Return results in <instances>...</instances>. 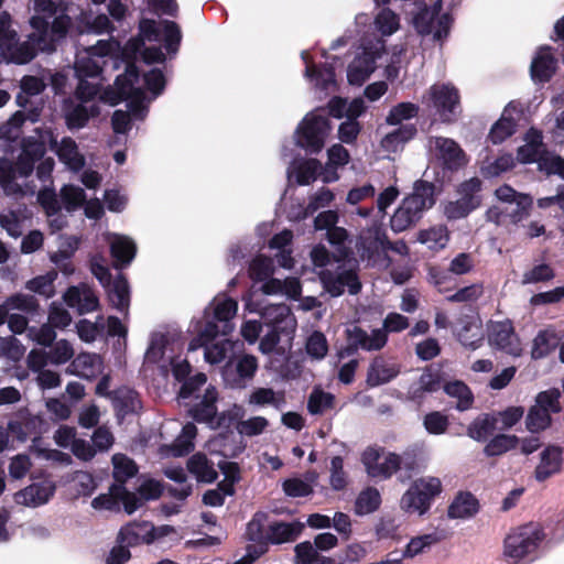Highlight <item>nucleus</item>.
<instances>
[{"label":"nucleus","instance_id":"nucleus-34","mask_svg":"<svg viewBox=\"0 0 564 564\" xmlns=\"http://www.w3.org/2000/svg\"><path fill=\"white\" fill-rule=\"evenodd\" d=\"M558 346L557 336L549 330H540L533 339L531 357L534 360L547 357Z\"/></svg>","mask_w":564,"mask_h":564},{"label":"nucleus","instance_id":"nucleus-54","mask_svg":"<svg viewBox=\"0 0 564 564\" xmlns=\"http://www.w3.org/2000/svg\"><path fill=\"white\" fill-rule=\"evenodd\" d=\"M423 425L430 434H444L449 426L448 416L440 411H432L424 416Z\"/></svg>","mask_w":564,"mask_h":564},{"label":"nucleus","instance_id":"nucleus-33","mask_svg":"<svg viewBox=\"0 0 564 564\" xmlns=\"http://www.w3.org/2000/svg\"><path fill=\"white\" fill-rule=\"evenodd\" d=\"M98 115L99 108L97 106L93 105L90 108H87L83 104H78L66 112L65 123L69 130H78L86 127L91 117Z\"/></svg>","mask_w":564,"mask_h":564},{"label":"nucleus","instance_id":"nucleus-44","mask_svg":"<svg viewBox=\"0 0 564 564\" xmlns=\"http://www.w3.org/2000/svg\"><path fill=\"white\" fill-rule=\"evenodd\" d=\"M516 128L517 122L513 118L502 116L491 127L488 138L494 144H500L516 132Z\"/></svg>","mask_w":564,"mask_h":564},{"label":"nucleus","instance_id":"nucleus-48","mask_svg":"<svg viewBox=\"0 0 564 564\" xmlns=\"http://www.w3.org/2000/svg\"><path fill=\"white\" fill-rule=\"evenodd\" d=\"M334 395L322 390H314L307 400V410L311 414H323L327 409L334 405Z\"/></svg>","mask_w":564,"mask_h":564},{"label":"nucleus","instance_id":"nucleus-16","mask_svg":"<svg viewBox=\"0 0 564 564\" xmlns=\"http://www.w3.org/2000/svg\"><path fill=\"white\" fill-rule=\"evenodd\" d=\"M435 143L436 149L440 151V158L444 169L454 172L458 171L467 163L465 152L453 139L438 137Z\"/></svg>","mask_w":564,"mask_h":564},{"label":"nucleus","instance_id":"nucleus-36","mask_svg":"<svg viewBox=\"0 0 564 564\" xmlns=\"http://www.w3.org/2000/svg\"><path fill=\"white\" fill-rule=\"evenodd\" d=\"M381 505V496L377 488L368 487L360 491L355 501V512L365 516L377 511Z\"/></svg>","mask_w":564,"mask_h":564},{"label":"nucleus","instance_id":"nucleus-57","mask_svg":"<svg viewBox=\"0 0 564 564\" xmlns=\"http://www.w3.org/2000/svg\"><path fill=\"white\" fill-rule=\"evenodd\" d=\"M53 282L54 278L48 274L37 275L25 283V289L39 295H43L45 299H50L55 293Z\"/></svg>","mask_w":564,"mask_h":564},{"label":"nucleus","instance_id":"nucleus-55","mask_svg":"<svg viewBox=\"0 0 564 564\" xmlns=\"http://www.w3.org/2000/svg\"><path fill=\"white\" fill-rule=\"evenodd\" d=\"M440 541L441 538L436 533L412 538L403 552V556L413 557L422 553L425 547L431 546L432 544H435Z\"/></svg>","mask_w":564,"mask_h":564},{"label":"nucleus","instance_id":"nucleus-20","mask_svg":"<svg viewBox=\"0 0 564 564\" xmlns=\"http://www.w3.org/2000/svg\"><path fill=\"white\" fill-rule=\"evenodd\" d=\"M55 153L59 161L73 172H79L86 164L85 156L79 152L77 143L70 137L62 138Z\"/></svg>","mask_w":564,"mask_h":564},{"label":"nucleus","instance_id":"nucleus-53","mask_svg":"<svg viewBox=\"0 0 564 564\" xmlns=\"http://www.w3.org/2000/svg\"><path fill=\"white\" fill-rule=\"evenodd\" d=\"M514 159L511 153H505L498 156L494 162L481 167L485 177H496L501 173L510 171L514 167Z\"/></svg>","mask_w":564,"mask_h":564},{"label":"nucleus","instance_id":"nucleus-22","mask_svg":"<svg viewBox=\"0 0 564 564\" xmlns=\"http://www.w3.org/2000/svg\"><path fill=\"white\" fill-rule=\"evenodd\" d=\"M186 466L187 470L196 477L198 482L212 484L218 478V473L214 468V464L204 453L192 455Z\"/></svg>","mask_w":564,"mask_h":564},{"label":"nucleus","instance_id":"nucleus-12","mask_svg":"<svg viewBox=\"0 0 564 564\" xmlns=\"http://www.w3.org/2000/svg\"><path fill=\"white\" fill-rule=\"evenodd\" d=\"M265 324L278 335L292 338L296 329V319L291 308L285 304L272 305L264 310L262 314Z\"/></svg>","mask_w":564,"mask_h":564},{"label":"nucleus","instance_id":"nucleus-42","mask_svg":"<svg viewBox=\"0 0 564 564\" xmlns=\"http://www.w3.org/2000/svg\"><path fill=\"white\" fill-rule=\"evenodd\" d=\"M552 423L551 414L536 404L532 405L525 417V426L531 433H539L550 427Z\"/></svg>","mask_w":564,"mask_h":564},{"label":"nucleus","instance_id":"nucleus-18","mask_svg":"<svg viewBox=\"0 0 564 564\" xmlns=\"http://www.w3.org/2000/svg\"><path fill=\"white\" fill-rule=\"evenodd\" d=\"M480 503L470 491H458L448 506L447 516L451 519H468L479 512Z\"/></svg>","mask_w":564,"mask_h":564},{"label":"nucleus","instance_id":"nucleus-1","mask_svg":"<svg viewBox=\"0 0 564 564\" xmlns=\"http://www.w3.org/2000/svg\"><path fill=\"white\" fill-rule=\"evenodd\" d=\"M72 2H34L36 12L30 19L34 32L30 40L42 51L52 53L63 41L72 26V18L67 14Z\"/></svg>","mask_w":564,"mask_h":564},{"label":"nucleus","instance_id":"nucleus-51","mask_svg":"<svg viewBox=\"0 0 564 564\" xmlns=\"http://www.w3.org/2000/svg\"><path fill=\"white\" fill-rule=\"evenodd\" d=\"M560 398L561 391L556 388H552L539 392L535 397V404L541 409H545L550 414L558 413L562 411Z\"/></svg>","mask_w":564,"mask_h":564},{"label":"nucleus","instance_id":"nucleus-39","mask_svg":"<svg viewBox=\"0 0 564 564\" xmlns=\"http://www.w3.org/2000/svg\"><path fill=\"white\" fill-rule=\"evenodd\" d=\"M113 479L116 482L126 484L130 478L138 474L135 462L123 454H116L112 457Z\"/></svg>","mask_w":564,"mask_h":564},{"label":"nucleus","instance_id":"nucleus-45","mask_svg":"<svg viewBox=\"0 0 564 564\" xmlns=\"http://www.w3.org/2000/svg\"><path fill=\"white\" fill-rule=\"evenodd\" d=\"M546 148H538L531 144H523L517 149V160L522 164L538 163L542 170V161L549 158Z\"/></svg>","mask_w":564,"mask_h":564},{"label":"nucleus","instance_id":"nucleus-10","mask_svg":"<svg viewBox=\"0 0 564 564\" xmlns=\"http://www.w3.org/2000/svg\"><path fill=\"white\" fill-rule=\"evenodd\" d=\"M488 341L491 347L514 357H519L522 352L520 338L508 318L489 324Z\"/></svg>","mask_w":564,"mask_h":564},{"label":"nucleus","instance_id":"nucleus-59","mask_svg":"<svg viewBox=\"0 0 564 564\" xmlns=\"http://www.w3.org/2000/svg\"><path fill=\"white\" fill-rule=\"evenodd\" d=\"M267 517V513L260 511L253 514L246 529V536L249 541L262 542L267 540V533H264V521Z\"/></svg>","mask_w":564,"mask_h":564},{"label":"nucleus","instance_id":"nucleus-9","mask_svg":"<svg viewBox=\"0 0 564 564\" xmlns=\"http://www.w3.org/2000/svg\"><path fill=\"white\" fill-rule=\"evenodd\" d=\"M319 280L324 290L333 297L343 295L346 288L349 294L357 295L362 288L356 268L344 269L339 265L337 272L324 270L319 273Z\"/></svg>","mask_w":564,"mask_h":564},{"label":"nucleus","instance_id":"nucleus-5","mask_svg":"<svg viewBox=\"0 0 564 564\" xmlns=\"http://www.w3.org/2000/svg\"><path fill=\"white\" fill-rule=\"evenodd\" d=\"M442 492V482L437 477L419 478L401 498V507L408 512L424 514L433 500Z\"/></svg>","mask_w":564,"mask_h":564},{"label":"nucleus","instance_id":"nucleus-58","mask_svg":"<svg viewBox=\"0 0 564 564\" xmlns=\"http://www.w3.org/2000/svg\"><path fill=\"white\" fill-rule=\"evenodd\" d=\"M402 468V458L395 453H389L382 463H379L376 468L372 478H390L394 473Z\"/></svg>","mask_w":564,"mask_h":564},{"label":"nucleus","instance_id":"nucleus-49","mask_svg":"<svg viewBox=\"0 0 564 564\" xmlns=\"http://www.w3.org/2000/svg\"><path fill=\"white\" fill-rule=\"evenodd\" d=\"M74 70L77 78H98L102 73V67L97 59L83 56L76 59Z\"/></svg>","mask_w":564,"mask_h":564},{"label":"nucleus","instance_id":"nucleus-21","mask_svg":"<svg viewBox=\"0 0 564 564\" xmlns=\"http://www.w3.org/2000/svg\"><path fill=\"white\" fill-rule=\"evenodd\" d=\"M55 487L45 484H31L15 494V501L25 506L37 507L46 503L54 495Z\"/></svg>","mask_w":564,"mask_h":564},{"label":"nucleus","instance_id":"nucleus-4","mask_svg":"<svg viewBox=\"0 0 564 564\" xmlns=\"http://www.w3.org/2000/svg\"><path fill=\"white\" fill-rule=\"evenodd\" d=\"M544 538L545 534L540 524L533 522L523 524L506 536L503 554L506 557L520 561L535 552Z\"/></svg>","mask_w":564,"mask_h":564},{"label":"nucleus","instance_id":"nucleus-3","mask_svg":"<svg viewBox=\"0 0 564 564\" xmlns=\"http://www.w3.org/2000/svg\"><path fill=\"white\" fill-rule=\"evenodd\" d=\"M442 4L443 2H433L431 9L424 6L412 19L417 34L421 36L433 35V41L441 45L448 37L454 22L449 13H441Z\"/></svg>","mask_w":564,"mask_h":564},{"label":"nucleus","instance_id":"nucleus-62","mask_svg":"<svg viewBox=\"0 0 564 564\" xmlns=\"http://www.w3.org/2000/svg\"><path fill=\"white\" fill-rule=\"evenodd\" d=\"M147 89L154 96L161 95L166 85L165 76L160 68H152L143 75Z\"/></svg>","mask_w":564,"mask_h":564},{"label":"nucleus","instance_id":"nucleus-32","mask_svg":"<svg viewBox=\"0 0 564 564\" xmlns=\"http://www.w3.org/2000/svg\"><path fill=\"white\" fill-rule=\"evenodd\" d=\"M317 479L315 471L306 474V480L301 478H289L282 484V489L288 497H307L314 492L312 484Z\"/></svg>","mask_w":564,"mask_h":564},{"label":"nucleus","instance_id":"nucleus-7","mask_svg":"<svg viewBox=\"0 0 564 564\" xmlns=\"http://www.w3.org/2000/svg\"><path fill=\"white\" fill-rule=\"evenodd\" d=\"M330 130L329 120L321 115L306 116L296 129L297 145L310 153H319Z\"/></svg>","mask_w":564,"mask_h":564},{"label":"nucleus","instance_id":"nucleus-23","mask_svg":"<svg viewBox=\"0 0 564 564\" xmlns=\"http://www.w3.org/2000/svg\"><path fill=\"white\" fill-rule=\"evenodd\" d=\"M399 370L388 364L382 357H376L370 364L367 372V383L369 387H377L389 382L395 378Z\"/></svg>","mask_w":564,"mask_h":564},{"label":"nucleus","instance_id":"nucleus-24","mask_svg":"<svg viewBox=\"0 0 564 564\" xmlns=\"http://www.w3.org/2000/svg\"><path fill=\"white\" fill-rule=\"evenodd\" d=\"M137 247L132 240L127 237H118L110 245V254L115 261L116 269H122L135 257Z\"/></svg>","mask_w":564,"mask_h":564},{"label":"nucleus","instance_id":"nucleus-29","mask_svg":"<svg viewBox=\"0 0 564 564\" xmlns=\"http://www.w3.org/2000/svg\"><path fill=\"white\" fill-rule=\"evenodd\" d=\"M0 55L8 63L22 65L30 63L36 56V53L31 44L26 42L19 44L17 37L9 44V48H3L0 52Z\"/></svg>","mask_w":564,"mask_h":564},{"label":"nucleus","instance_id":"nucleus-6","mask_svg":"<svg viewBox=\"0 0 564 564\" xmlns=\"http://www.w3.org/2000/svg\"><path fill=\"white\" fill-rule=\"evenodd\" d=\"M482 182L478 177H471L462 182L456 193L459 196L444 206V215L448 220H457L467 217L481 205Z\"/></svg>","mask_w":564,"mask_h":564},{"label":"nucleus","instance_id":"nucleus-17","mask_svg":"<svg viewBox=\"0 0 564 564\" xmlns=\"http://www.w3.org/2000/svg\"><path fill=\"white\" fill-rule=\"evenodd\" d=\"M304 524L300 521H274L269 524L265 541L270 544H283L295 541L302 533Z\"/></svg>","mask_w":564,"mask_h":564},{"label":"nucleus","instance_id":"nucleus-60","mask_svg":"<svg viewBox=\"0 0 564 564\" xmlns=\"http://www.w3.org/2000/svg\"><path fill=\"white\" fill-rule=\"evenodd\" d=\"M272 274V264L270 259L258 256L256 257L250 265H249V276L254 282H262L269 279Z\"/></svg>","mask_w":564,"mask_h":564},{"label":"nucleus","instance_id":"nucleus-31","mask_svg":"<svg viewBox=\"0 0 564 564\" xmlns=\"http://www.w3.org/2000/svg\"><path fill=\"white\" fill-rule=\"evenodd\" d=\"M497 419L490 414L476 417L467 427V435L477 442H485L497 429Z\"/></svg>","mask_w":564,"mask_h":564},{"label":"nucleus","instance_id":"nucleus-61","mask_svg":"<svg viewBox=\"0 0 564 564\" xmlns=\"http://www.w3.org/2000/svg\"><path fill=\"white\" fill-rule=\"evenodd\" d=\"M330 486L334 490H343L347 486V475L344 470V459L341 456H334L330 460Z\"/></svg>","mask_w":564,"mask_h":564},{"label":"nucleus","instance_id":"nucleus-46","mask_svg":"<svg viewBox=\"0 0 564 564\" xmlns=\"http://www.w3.org/2000/svg\"><path fill=\"white\" fill-rule=\"evenodd\" d=\"M197 435V427L194 423H186L182 429V435L174 443V452L176 456L189 454L195 445L194 438Z\"/></svg>","mask_w":564,"mask_h":564},{"label":"nucleus","instance_id":"nucleus-13","mask_svg":"<svg viewBox=\"0 0 564 564\" xmlns=\"http://www.w3.org/2000/svg\"><path fill=\"white\" fill-rule=\"evenodd\" d=\"M557 69V58L549 45L541 46L533 57L530 66V75L535 84L549 83Z\"/></svg>","mask_w":564,"mask_h":564},{"label":"nucleus","instance_id":"nucleus-52","mask_svg":"<svg viewBox=\"0 0 564 564\" xmlns=\"http://www.w3.org/2000/svg\"><path fill=\"white\" fill-rule=\"evenodd\" d=\"M555 276L554 269L546 263L534 265L525 271L522 275L523 284H534L540 282H549Z\"/></svg>","mask_w":564,"mask_h":564},{"label":"nucleus","instance_id":"nucleus-8","mask_svg":"<svg viewBox=\"0 0 564 564\" xmlns=\"http://www.w3.org/2000/svg\"><path fill=\"white\" fill-rule=\"evenodd\" d=\"M430 99L443 123H454L460 112V95L452 84H435L430 88Z\"/></svg>","mask_w":564,"mask_h":564},{"label":"nucleus","instance_id":"nucleus-25","mask_svg":"<svg viewBox=\"0 0 564 564\" xmlns=\"http://www.w3.org/2000/svg\"><path fill=\"white\" fill-rule=\"evenodd\" d=\"M149 522H131L122 527L117 535V543L133 547L147 544Z\"/></svg>","mask_w":564,"mask_h":564},{"label":"nucleus","instance_id":"nucleus-47","mask_svg":"<svg viewBox=\"0 0 564 564\" xmlns=\"http://www.w3.org/2000/svg\"><path fill=\"white\" fill-rule=\"evenodd\" d=\"M61 199L67 212H74L86 200L85 191L74 185H65L61 189Z\"/></svg>","mask_w":564,"mask_h":564},{"label":"nucleus","instance_id":"nucleus-19","mask_svg":"<svg viewBox=\"0 0 564 564\" xmlns=\"http://www.w3.org/2000/svg\"><path fill=\"white\" fill-rule=\"evenodd\" d=\"M111 394L117 416L124 417L138 413L142 408L140 395L133 389L121 387L113 390Z\"/></svg>","mask_w":564,"mask_h":564},{"label":"nucleus","instance_id":"nucleus-11","mask_svg":"<svg viewBox=\"0 0 564 564\" xmlns=\"http://www.w3.org/2000/svg\"><path fill=\"white\" fill-rule=\"evenodd\" d=\"M347 345L343 349V355L354 356L358 349L379 350L386 346L388 336L382 329H373L371 335L359 326L346 328Z\"/></svg>","mask_w":564,"mask_h":564},{"label":"nucleus","instance_id":"nucleus-50","mask_svg":"<svg viewBox=\"0 0 564 564\" xmlns=\"http://www.w3.org/2000/svg\"><path fill=\"white\" fill-rule=\"evenodd\" d=\"M305 349L313 359H323L328 352L326 336L319 330H314L306 340Z\"/></svg>","mask_w":564,"mask_h":564},{"label":"nucleus","instance_id":"nucleus-43","mask_svg":"<svg viewBox=\"0 0 564 564\" xmlns=\"http://www.w3.org/2000/svg\"><path fill=\"white\" fill-rule=\"evenodd\" d=\"M420 107L413 102H400L393 106L387 118L386 122L389 126L401 124L404 120H410L419 115Z\"/></svg>","mask_w":564,"mask_h":564},{"label":"nucleus","instance_id":"nucleus-56","mask_svg":"<svg viewBox=\"0 0 564 564\" xmlns=\"http://www.w3.org/2000/svg\"><path fill=\"white\" fill-rule=\"evenodd\" d=\"M258 359L253 355H242L236 360L235 369L240 381L251 380L258 370Z\"/></svg>","mask_w":564,"mask_h":564},{"label":"nucleus","instance_id":"nucleus-26","mask_svg":"<svg viewBox=\"0 0 564 564\" xmlns=\"http://www.w3.org/2000/svg\"><path fill=\"white\" fill-rule=\"evenodd\" d=\"M303 58L306 62L305 75L316 82V86L322 90L328 89L332 85H335V68L332 64L324 63L315 65L308 63L306 53H303Z\"/></svg>","mask_w":564,"mask_h":564},{"label":"nucleus","instance_id":"nucleus-63","mask_svg":"<svg viewBox=\"0 0 564 564\" xmlns=\"http://www.w3.org/2000/svg\"><path fill=\"white\" fill-rule=\"evenodd\" d=\"M399 17L389 9H383L376 18L378 30L383 35H391L399 29Z\"/></svg>","mask_w":564,"mask_h":564},{"label":"nucleus","instance_id":"nucleus-28","mask_svg":"<svg viewBox=\"0 0 564 564\" xmlns=\"http://www.w3.org/2000/svg\"><path fill=\"white\" fill-rule=\"evenodd\" d=\"M77 31L79 34H104L112 32L113 26L108 15L106 14L91 17L90 14L82 12L77 24Z\"/></svg>","mask_w":564,"mask_h":564},{"label":"nucleus","instance_id":"nucleus-38","mask_svg":"<svg viewBox=\"0 0 564 564\" xmlns=\"http://www.w3.org/2000/svg\"><path fill=\"white\" fill-rule=\"evenodd\" d=\"M519 437L516 435L498 434L494 436L484 447L487 457L500 456L517 447Z\"/></svg>","mask_w":564,"mask_h":564},{"label":"nucleus","instance_id":"nucleus-37","mask_svg":"<svg viewBox=\"0 0 564 564\" xmlns=\"http://www.w3.org/2000/svg\"><path fill=\"white\" fill-rule=\"evenodd\" d=\"M444 391L452 398H457L456 409L459 411L468 410L474 402V395L469 387L463 381L456 380L444 384Z\"/></svg>","mask_w":564,"mask_h":564},{"label":"nucleus","instance_id":"nucleus-41","mask_svg":"<svg viewBox=\"0 0 564 564\" xmlns=\"http://www.w3.org/2000/svg\"><path fill=\"white\" fill-rule=\"evenodd\" d=\"M161 24V40L164 43L165 50L169 54L177 53L182 41V32L178 24L170 20H163Z\"/></svg>","mask_w":564,"mask_h":564},{"label":"nucleus","instance_id":"nucleus-35","mask_svg":"<svg viewBox=\"0 0 564 564\" xmlns=\"http://www.w3.org/2000/svg\"><path fill=\"white\" fill-rule=\"evenodd\" d=\"M417 133V129L413 123L400 124L399 128L386 134L381 141L386 150L394 151L400 144L412 140Z\"/></svg>","mask_w":564,"mask_h":564},{"label":"nucleus","instance_id":"nucleus-15","mask_svg":"<svg viewBox=\"0 0 564 564\" xmlns=\"http://www.w3.org/2000/svg\"><path fill=\"white\" fill-rule=\"evenodd\" d=\"M376 54L365 50L348 65L347 79L350 85L361 86L376 69Z\"/></svg>","mask_w":564,"mask_h":564},{"label":"nucleus","instance_id":"nucleus-40","mask_svg":"<svg viewBox=\"0 0 564 564\" xmlns=\"http://www.w3.org/2000/svg\"><path fill=\"white\" fill-rule=\"evenodd\" d=\"M7 301L11 311H20L32 317L40 312V303L34 295L14 293L8 296Z\"/></svg>","mask_w":564,"mask_h":564},{"label":"nucleus","instance_id":"nucleus-30","mask_svg":"<svg viewBox=\"0 0 564 564\" xmlns=\"http://www.w3.org/2000/svg\"><path fill=\"white\" fill-rule=\"evenodd\" d=\"M108 297L113 307L118 311H127L130 304V291L127 278L123 274L118 276L112 282L111 288L108 290Z\"/></svg>","mask_w":564,"mask_h":564},{"label":"nucleus","instance_id":"nucleus-14","mask_svg":"<svg viewBox=\"0 0 564 564\" xmlns=\"http://www.w3.org/2000/svg\"><path fill=\"white\" fill-rule=\"evenodd\" d=\"M563 451L560 446L549 445L541 455L540 463L535 467L534 477L542 482L562 471Z\"/></svg>","mask_w":564,"mask_h":564},{"label":"nucleus","instance_id":"nucleus-64","mask_svg":"<svg viewBox=\"0 0 564 564\" xmlns=\"http://www.w3.org/2000/svg\"><path fill=\"white\" fill-rule=\"evenodd\" d=\"M294 563L295 564H314L318 557V551L313 543L304 541L294 547Z\"/></svg>","mask_w":564,"mask_h":564},{"label":"nucleus","instance_id":"nucleus-2","mask_svg":"<svg viewBox=\"0 0 564 564\" xmlns=\"http://www.w3.org/2000/svg\"><path fill=\"white\" fill-rule=\"evenodd\" d=\"M435 185L432 182L417 180L413 191L405 196L390 219V227L394 232H402L415 226L425 212L435 203Z\"/></svg>","mask_w":564,"mask_h":564},{"label":"nucleus","instance_id":"nucleus-27","mask_svg":"<svg viewBox=\"0 0 564 564\" xmlns=\"http://www.w3.org/2000/svg\"><path fill=\"white\" fill-rule=\"evenodd\" d=\"M216 401V391L207 389L203 400L189 410L191 416L198 423H213L217 414Z\"/></svg>","mask_w":564,"mask_h":564}]
</instances>
